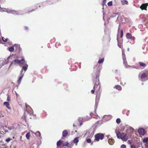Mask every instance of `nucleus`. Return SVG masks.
<instances>
[{
    "label": "nucleus",
    "instance_id": "2",
    "mask_svg": "<svg viewBox=\"0 0 148 148\" xmlns=\"http://www.w3.org/2000/svg\"><path fill=\"white\" fill-rule=\"evenodd\" d=\"M148 69L145 70L144 72L141 74H139L138 78L142 81H145L148 79Z\"/></svg>",
    "mask_w": 148,
    "mask_h": 148
},
{
    "label": "nucleus",
    "instance_id": "41",
    "mask_svg": "<svg viewBox=\"0 0 148 148\" xmlns=\"http://www.w3.org/2000/svg\"><path fill=\"white\" fill-rule=\"evenodd\" d=\"M7 100L8 101H10V98L9 96H8L7 97Z\"/></svg>",
    "mask_w": 148,
    "mask_h": 148
},
{
    "label": "nucleus",
    "instance_id": "22",
    "mask_svg": "<svg viewBox=\"0 0 148 148\" xmlns=\"http://www.w3.org/2000/svg\"><path fill=\"white\" fill-rule=\"evenodd\" d=\"M119 90H122L121 86L119 85H117L115 86L114 87Z\"/></svg>",
    "mask_w": 148,
    "mask_h": 148
},
{
    "label": "nucleus",
    "instance_id": "28",
    "mask_svg": "<svg viewBox=\"0 0 148 148\" xmlns=\"http://www.w3.org/2000/svg\"><path fill=\"white\" fill-rule=\"evenodd\" d=\"M8 50L10 52H13L14 50V48L13 47H11L9 48Z\"/></svg>",
    "mask_w": 148,
    "mask_h": 148
},
{
    "label": "nucleus",
    "instance_id": "5",
    "mask_svg": "<svg viewBox=\"0 0 148 148\" xmlns=\"http://www.w3.org/2000/svg\"><path fill=\"white\" fill-rule=\"evenodd\" d=\"M82 119V118H79L78 120L76 121L75 122V123L73 124V126H80L82 125V124L83 122H81Z\"/></svg>",
    "mask_w": 148,
    "mask_h": 148
},
{
    "label": "nucleus",
    "instance_id": "24",
    "mask_svg": "<svg viewBox=\"0 0 148 148\" xmlns=\"http://www.w3.org/2000/svg\"><path fill=\"white\" fill-rule=\"evenodd\" d=\"M10 12L11 13L14 14H17L19 12H18L14 10H11L10 11Z\"/></svg>",
    "mask_w": 148,
    "mask_h": 148
},
{
    "label": "nucleus",
    "instance_id": "47",
    "mask_svg": "<svg viewBox=\"0 0 148 148\" xmlns=\"http://www.w3.org/2000/svg\"><path fill=\"white\" fill-rule=\"evenodd\" d=\"M38 6L39 7H40V6L39 5V4H37V6Z\"/></svg>",
    "mask_w": 148,
    "mask_h": 148
},
{
    "label": "nucleus",
    "instance_id": "19",
    "mask_svg": "<svg viewBox=\"0 0 148 148\" xmlns=\"http://www.w3.org/2000/svg\"><path fill=\"white\" fill-rule=\"evenodd\" d=\"M121 4L122 5H124L125 4L128 5V2L126 0H122L121 1Z\"/></svg>",
    "mask_w": 148,
    "mask_h": 148
},
{
    "label": "nucleus",
    "instance_id": "42",
    "mask_svg": "<svg viewBox=\"0 0 148 148\" xmlns=\"http://www.w3.org/2000/svg\"><path fill=\"white\" fill-rule=\"evenodd\" d=\"M35 10L34 9H32V10L31 11H29L27 13H30V12H33V11H34Z\"/></svg>",
    "mask_w": 148,
    "mask_h": 148
},
{
    "label": "nucleus",
    "instance_id": "15",
    "mask_svg": "<svg viewBox=\"0 0 148 148\" xmlns=\"http://www.w3.org/2000/svg\"><path fill=\"white\" fill-rule=\"evenodd\" d=\"M79 137H77L73 140V142L75 143V145H77V143L79 142Z\"/></svg>",
    "mask_w": 148,
    "mask_h": 148
},
{
    "label": "nucleus",
    "instance_id": "43",
    "mask_svg": "<svg viewBox=\"0 0 148 148\" xmlns=\"http://www.w3.org/2000/svg\"><path fill=\"white\" fill-rule=\"evenodd\" d=\"M128 144H130L131 145V141L130 140H129L128 141Z\"/></svg>",
    "mask_w": 148,
    "mask_h": 148
},
{
    "label": "nucleus",
    "instance_id": "37",
    "mask_svg": "<svg viewBox=\"0 0 148 148\" xmlns=\"http://www.w3.org/2000/svg\"><path fill=\"white\" fill-rule=\"evenodd\" d=\"M2 40L3 41L5 42H6L8 40L7 39H5L3 37L2 38Z\"/></svg>",
    "mask_w": 148,
    "mask_h": 148
},
{
    "label": "nucleus",
    "instance_id": "6",
    "mask_svg": "<svg viewBox=\"0 0 148 148\" xmlns=\"http://www.w3.org/2000/svg\"><path fill=\"white\" fill-rule=\"evenodd\" d=\"M126 38L128 39H130L133 40V43H134V40L135 38L134 37L132 36L131 34L130 33H127L126 36Z\"/></svg>",
    "mask_w": 148,
    "mask_h": 148
},
{
    "label": "nucleus",
    "instance_id": "31",
    "mask_svg": "<svg viewBox=\"0 0 148 148\" xmlns=\"http://www.w3.org/2000/svg\"><path fill=\"white\" fill-rule=\"evenodd\" d=\"M123 31L122 29L121 30V37L122 38L123 35Z\"/></svg>",
    "mask_w": 148,
    "mask_h": 148
},
{
    "label": "nucleus",
    "instance_id": "9",
    "mask_svg": "<svg viewBox=\"0 0 148 148\" xmlns=\"http://www.w3.org/2000/svg\"><path fill=\"white\" fill-rule=\"evenodd\" d=\"M138 132L140 134L142 135H144L146 133L145 130L143 128L139 129Z\"/></svg>",
    "mask_w": 148,
    "mask_h": 148
},
{
    "label": "nucleus",
    "instance_id": "26",
    "mask_svg": "<svg viewBox=\"0 0 148 148\" xmlns=\"http://www.w3.org/2000/svg\"><path fill=\"white\" fill-rule=\"evenodd\" d=\"M104 59L103 58L102 59H100L99 60L98 62L99 64H101L104 61Z\"/></svg>",
    "mask_w": 148,
    "mask_h": 148
},
{
    "label": "nucleus",
    "instance_id": "17",
    "mask_svg": "<svg viewBox=\"0 0 148 148\" xmlns=\"http://www.w3.org/2000/svg\"><path fill=\"white\" fill-rule=\"evenodd\" d=\"M143 19L144 22H146L147 23H148V15L144 16Z\"/></svg>",
    "mask_w": 148,
    "mask_h": 148
},
{
    "label": "nucleus",
    "instance_id": "32",
    "mask_svg": "<svg viewBox=\"0 0 148 148\" xmlns=\"http://www.w3.org/2000/svg\"><path fill=\"white\" fill-rule=\"evenodd\" d=\"M53 0H49L47 1V2L48 3H49L50 4H52L53 3Z\"/></svg>",
    "mask_w": 148,
    "mask_h": 148
},
{
    "label": "nucleus",
    "instance_id": "23",
    "mask_svg": "<svg viewBox=\"0 0 148 148\" xmlns=\"http://www.w3.org/2000/svg\"><path fill=\"white\" fill-rule=\"evenodd\" d=\"M23 75H22L19 78H18V80L17 81V83L18 84H19L21 82V80L23 78Z\"/></svg>",
    "mask_w": 148,
    "mask_h": 148
},
{
    "label": "nucleus",
    "instance_id": "27",
    "mask_svg": "<svg viewBox=\"0 0 148 148\" xmlns=\"http://www.w3.org/2000/svg\"><path fill=\"white\" fill-rule=\"evenodd\" d=\"M143 142L144 143H146L148 142V138H145L143 139Z\"/></svg>",
    "mask_w": 148,
    "mask_h": 148
},
{
    "label": "nucleus",
    "instance_id": "29",
    "mask_svg": "<svg viewBox=\"0 0 148 148\" xmlns=\"http://www.w3.org/2000/svg\"><path fill=\"white\" fill-rule=\"evenodd\" d=\"M35 134L37 137H40V135H41L39 131L37 132Z\"/></svg>",
    "mask_w": 148,
    "mask_h": 148
},
{
    "label": "nucleus",
    "instance_id": "40",
    "mask_svg": "<svg viewBox=\"0 0 148 148\" xmlns=\"http://www.w3.org/2000/svg\"><path fill=\"white\" fill-rule=\"evenodd\" d=\"M118 45L120 48H121L122 47V45H121V44H118Z\"/></svg>",
    "mask_w": 148,
    "mask_h": 148
},
{
    "label": "nucleus",
    "instance_id": "48",
    "mask_svg": "<svg viewBox=\"0 0 148 148\" xmlns=\"http://www.w3.org/2000/svg\"><path fill=\"white\" fill-rule=\"evenodd\" d=\"M92 92H93V91H92V90H91V92L92 93Z\"/></svg>",
    "mask_w": 148,
    "mask_h": 148
},
{
    "label": "nucleus",
    "instance_id": "34",
    "mask_svg": "<svg viewBox=\"0 0 148 148\" xmlns=\"http://www.w3.org/2000/svg\"><path fill=\"white\" fill-rule=\"evenodd\" d=\"M116 122L117 123H119L121 122V120L119 118H118L116 119Z\"/></svg>",
    "mask_w": 148,
    "mask_h": 148
},
{
    "label": "nucleus",
    "instance_id": "49",
    "mask_svg": "<svg viewBox=\"0 0 148 148\" xmlns=\"http://www.w3.org/2000/svg\"><path fill=\"white\" fill-rule=\"evenodd\" d=\"M138 68V67H137V68H136L137 69H139V68Z\"/></svg>",
    "mask_w": 148,
    "mask_h": 148
},
{
    "label": "nucleus",
    "instance_id": "7",
    "mask_svg": "<svg viewBox=\"0 0 148 148\" xmlns=\"http://www.w3.org/2000/svg\"><path fill=\"white\" fill-rule=\"evenodd\" d=\"M134 129L132 127L129 126L126 130V132L128 134H131L134 132Z\"/></svg>",
    "mask_w": 148,
    "mask_h": 148
},
{
    "label": "nucleus",
    "instance_id": "20",
    "mask_svg": "<svg viewBox=\"0 0 148 148\" xmlns=\"http://www.w3.org/2000/svg\"><path fill=\"white\" fill-rule=\"evenodd\" d=\"M63 143V141L60 140H59V141H57V147L60 146Z\"/></svg>",
    "mask_w": 148,
    "mask_h": 148
},
{
    "label": "nucleus",
    "instance_id": "13",
    "mask_svg": "<svg viewBox=\"0 0 148 148\" xmlns=\"http://www.w3.org/2000/svg\"><path fill=\"white\" fill-rule=\"evenodd\" d=\"M138 63L139 64L140 66L141 67H142L143 69L145 68L147 65L146 64L142 62H138Z\"/></svg>",
    "mask_w": 148,
    "mask_h": 148
},
{
    "label": "nucleus",
    "instance_id": "16",
    "mask_svg": "<svg viewBox=\"0 0 148 148\" xmlns=\"http://www.w3.org/2000/svg\"><path fill=\"white\" fill-rule=\"evenodd\" d=\"M108 142L110 145H112L114 144V140L113 139L111 138L109 139Z\"/></svg>",
    "mask_w": 148,
    "mask_h": 148
},
{
    "label": "nucleus",
    "instance_id": "3",
    "mask_svg": "<svg viewBox=\"0 0 148 148\" xmlns=\"http://www.w3.org/2000/svg\"><path fill=\"white\" fill-rule=\"evenodd\" d=\"M116 134L117 138H121L123 141H126L128 139V136L125 133H123L121 134L120 132L118 133L116 132Z\"/></svg>",
    "mask_w": 148,
    "mask_h": 148
},
{
    "label": "nucleus",
    "instance_id": "25",
    "mask_svg": "<svg viewBox=\"0 0 148 148\" xmlns=\"http://www.w3.org/2000/svg\"><path fill=\"white\" fill-rule=\"evenodd\" d=\"M30 136V133L29 132L27 133L26 134V137L27 139L29 140V139Z\"/></svg>",
    "mask_w": 148,
    "mask_h": 148
},
{
    "label": "nucleus",
    "instance_id": "39",
    "mask_svg": "<svg viewBox=\"0 0 148 148\" xmlns=\"http://www.w3.org/2000/svg\"><path fill=\"white\" fill-rule=\"evenodd\" d=\"M86 141L88 143H90L91 142V140L90 139L88 138L87 139Z\"/></svg>",
    "mask_w": 148,
    "mask_h": 148
},
{
    "label": "nucleus",
    "instance_id": "14",
    "mask_svg": "<svg viewBox=\"0 0 148 148\" xmlns=\"http://www.w3.org/2000/svg\"><path fill=\"white\" fill-rule=\"evenodd\" d=\"M68 133L66 130H64L62 132V136L63 137H65L68 136Z\"/></svg>",
    "mask_w": 148,
    "mask_h": 148
},
{
    "label": "nucleus",
    "instance_id": "12",
    "mask_svg": "<svg viewBox=\"0 0 148 148\" xmlns=\"http://www.w3.org/2000/svg\"><path fill=\"white\" fill-rule=\"evenodd\" d=\"M28 67V65L27 64H26L24 66H23L22 67V68L21 71V73H22V72L23 71H26L27 70Z\"/></svg>",
    "mask_w": 148,
    "mask_h": 148
},
{
    "label": "nucleus",
    "instance_id": "11",
    "mask_svg": "<svg viewBox=\"0 0 148 148\" xmlns=\"http://www.w3.org/2000/svg\"><path fill=\"white\" fill-rule=\"evenodd\" d=\"M19 60L17 59H15L13 60L11 62L10 66L12 65V64L16 65L17 64H18Z\"/></svg>",
    "mask_w": 148,
    "mask_h": 148
},
{
    "label": "nucleus",
    "instance_id": "33",
    "mask_svg": "<svg viewBox=\"0 0 148 148\" xmlns=\"http://www.w3.org/2000/svg\"><path fill=\"white\" fill-rule=\"evenodd\" d=\"M108 5L109 6H111L112 5V1H110L109 2H108Z\"/></svg>",
    "mask_w": 148,
    "mask_h": 148
},
{
    "label": "nucleus",
    "instance_id": "30",
    "mask_svg": "<svg viewBox=\"0 0 148 148\" xmlns=\"http://www.w3.org/2000/svg\"><path fill=\"white\" fill-rule=\"evenodd\" d=\"M69 144V143H68V142H65L63 144V146H68V145Z\"/></svg>",
    "mask_w": 148,
    "mask_h": 148
},
{
    "label": "nucleus",
    "instance_id": "45",
    "mask_svg": "<svg viewBox=\"0 0 148 148\" xmlns=\"http://www.w3.org/2000/svg\"><path fill=\"white\" fill-rule=\"evenodd\" d=\"M28 107H30V106L26 104V108H27Z\"/></svg>",
    "mask_w": 148,
    "mask_h": 148
},
{
    "label": "nucleus",
    "instance_id": "36",
    "mask_svg": "<svg viewBox=\"0 0 148 148\" xmlns=\"http://www.w3.org/2000/svg\"><path fill=\"white\" fill-rule=\"evenodd\" d=\"M106 0H103L102 2V5H106Z\"/></svg>",
    "mask_w": 148,
    "mask_h": 148
},
{
    "label": "nucleus",
    "instance_id": "1",
    "mask_svg": "<svg viewBox=\"0 0 148 148\" xmlns=\"http://www.w3.org/2000/svg\"><path fill=\"white\" fill-rule=\"evenodd\" d=\"M99 71H98L97 73L96 74V82L93 88V94L94 93L95 90L96 91L99 90Z\"/></svg>",
    "mask_w": 148,
    "mask_h": 148
},
{
    "label": "nucleus",
    "instance_id": "50",
    "mask_svg": "<svg viewBox=\"0 0 148 148\" xmlns=\"http://www.w3.org/2000/svg\"><path fill=\"white\" fill-rule=\"evenodd\" d=\"M2 111H0V113H2Z\"/></svg>",
    "mask_w": 148,
    "mask_h": 148
},
{
    "label": "nucleus",
    "instance_id": "44",
    "mask_svg": "<svg viewBox=\"0 0 148 148\" xmlns=\"http://www.w3.org/2000/svg\"><path fill=\"white\" fill-rule=\"evenodd\" d=\"M25 29L26 30H27V29H28V27H25Z\"/></svg>",
    "mask_w": 148,
    "mask_h": 148
},
{
    "label": "nucleus",
    "instance_id": "35",
    "mask_svg": "<svg viewBox=\"0 0 148 148\" xmlns=\"http://www.w3.org/2000/svg\"><path fill=\"white\" fill-rule=\"evenodd\" d=\"M11 140H12V139L10 138H7L5 140V141L6 142H7V143H8Z\"/></svg>",
    "mask_w": 148,
    "mask_h": 148
},
{
    "label": "nucleus",
    "instance_id": "38",
    "mask_svg": "<svg viewBox=\"0 0 148 148\" xmlns=\"http://www.w3.org/2000/svg\"><path fill=\"white\" fill-rule=\"evenodd\" d=\"M126 146L125 145H122L121 146V148H126Z\"/></svg>",
    "mask_w": 148,
    "mask_h": 148
},
{
    "label": "nucleus",
    "instance_id": "18",
    "mask_svg": "<svg viewBox=\"0 0 148 148\" xmlns=\"http://www.w3.org/2000/svg\"><path fill=\"white\" fill-rule=\"evenodd\" d=\"M25 63V60L23 58L22 59L20 60H19L18 64H20V65L24 64Z\"/></svg>",
    "mask_w": 148,
    "mask_h": 148
},
{
    "label": "nucleus",
    "instance_id": "21",
    "mask_svg": "<svg viewBox=\"0 0 148 148\" xmlns=\"http://www.w3.org/2000/svg\"><path fill=\"white\" fill-rule=\"evenodd\" d=\"M4 105L6 106V107L9 109H11V108L9 106V103L8 102H5L3 103Z\"/></svg>",
    "mask_w": 148,
    "mask_h": 148
},
{
    "label": "nucleus",
    "instance_id": "51",
    "mask_svg": "<svg viewBox=\"0 0 148 148\" xmlns=\"http://www.w3.org/2000/svg\"><path fill=\"white\" fill-rule=\"evenodd\" d=\"M75 132H77V131L76 130Z\"/></svg>",
    "mask_w": 148,
    "mask_h": 148
},
{
    "label": "nucleus",
    "instance_id": "4",
    "mask_svg": "<svg viewBox=\"0 0 148 148\" xmlns=\"http://www.w3.org/2000/svg\"><path fill=\"white\" fill-rule=\"evenodd\" d=\"M95 142L99 141L100 140H103L104 137V135L102 133H97L95 135Z\"/></svg>",
    "mask_w": 148,
    "mask_h": 148
},
{
    "label": "nucleus",
    "instance_id": "8",
    "mask_svg": "<svg viewBox=\"0 0 148 148\" xmlns=\"http://www.w3.org/2000/svg\"><path fill=\"white\" fill-rule=\"evenodd\" d=\"M148 5V3H146L143 4L140 6V8L142 10H146V8Z\"/></svg>",
    "mask_w": 148,
    "mask_h": 148
},
{
    "label": "nucleus",
    "instance_id": "46",
    "mask_svg": "<svg viewBox=\"0 0 148 148\" xmlns=\"http://www.w3.org/2000/svg\"><path fill=\"white\" fill-rule=\"evenodd\" d=\"M145 145L146 146H148V142L145 143Z\"/></svg>",
    "mask_w": 148,
    "mask_h": 148
},
{
    "label": "nucleus",
    "instance_id": "10",
    "mask_svg": "<svg viewBox=\"0 0 148 148\" xmlns=\"http://www.w3.org/2000/svg\"><path fill=\"white\" fill-rule=\"evenodd\" d=\"M92 113H91L90 114H88L86 115V117H84V119L86 121H88L92 117Z\"/></svg>",
    "mask_w": 148,
    "mask_h": 148
}]
</instances>
